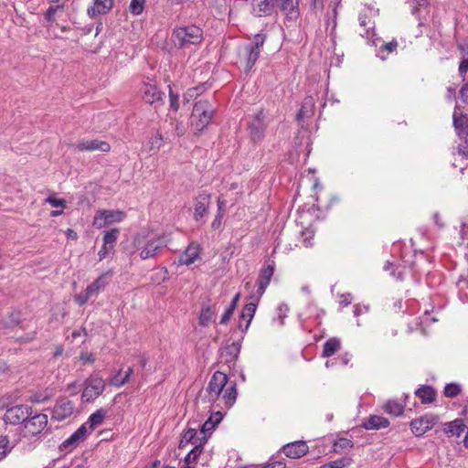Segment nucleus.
Returning a JSON list of instances; mask_svg holds the SVG:
<instances>
[{
  "label": "nucleus",
  "mask_w": 468,
  "mask_h": 468,
  "mask_svg": "<svg viewBox=\"0 0 468 468\" xmlns=\"http://www.w3.org/2000/svg\"><path fill=\"white\" fill-rule=\"evenodd\" d=\"M215 108L207 100L197 101L191 114V126L195 134L201 133L210 123Z\"/></svg>",
  "instance_id": "nucleus-1"
},
{
  "label": "nucleus",
  "mask_w": 468,
  "mask_h": 468,
  "mask_svg": "<svg viewBox=\"0 0 468 468\" xmlns=\"http://www.w3.org/2000/svg\"><path fill=\"white\" fill-rule=\"evenodd\" d=\"M171 39L179 48L198 45L203 40V30L196 25L177 27L173 30Z\"/></svg>",
  "instance_id": "nucleus-2"
},
{
  "label": "nucleus",
  "mask_w": 468,
  "mask_h": 468,
  "mask_svg": "<svg viewBox=\"0 0 468 468\" xmlns=\"http://www.w3.org/2000/svg\"><path fill=\"white\" fill-rule=\"evenodd\" d=\"M105 388L106 381L98 372H94L85 379L81 397L86 402H92L103 393Z\"/></svg>",
  "instance_id": "nucleus-3"
},
{
  "label": "nucleus",
  "mask_w": 468,
  "mask_h": 468,
  "mask_svg": "<svg viewBox=\"0 0 468 468\" xmlns=\"http://www.w3.org/2000/svg\"><path fill=\"white\" fill-rule=\"evenodd\" d=\"M33 414V408L27 404H18L8 407L3 416L6 425H24L25 421Z\"/></svg>",
  "instance_id": "nucleus-4"
},
{
  "label": "nucleus",
  "mask_w": 468,
  "mask_h": 468,
  "mask_svg": "<svg viewBox=\"0 0 468 468\" xmlns=\"http://www.w3.org/2000/svg\"><path fill=\"white\" fill-rule=\"evenodd\" d=\"M48 425V416L43 413H33L22 426L24 437H34L40 434Z\"/></svg>",
  "instance_id": "nucleus-5"
},
{
  "label": "nucleus",
  "mask_w": 468,
  "mask_h": 468,
  "mask_svg": "<svg viewBox=\"0 0 468 468\" xmlns=\"http://www.w3.org/2000/svg\"><path fill=\"white\" fill-rule=\"evenodd\" d=\"M266 119V114L262 109L251 117L248 129L252 142L257 143L263 139L268 125Z\"/></svg>",
  "instance_id": "nucleus-6"
},
{
  "label": "nucleus",
  "mask_w": 468,
  "mask_h": 468,
  "mask_svg": "<svg viewBox=\"0 0 468 468\" xmlns=\"http://www.w3.org/2000/svg\"><path fill=\"white\" fill-rule=\"evenodd\" d=\"M279 0H250V14L255 17H268L277 14Z\"/></svg>",
  "instance_id": "nucleus-7"
},
{
  "label": "nucleus",
  "mask_w": 468,
  "mask_h": 468,
  "mask_svg": "<svg viewBox=\"0 0 468 468\" xmlns=\"http://www.w3.org/2000/svg\"><path fill=\"white\" fill-rule=\"evenodd\" d=\"M439 418L434 414H425L412 420L410 423L412 433L416 437L422 436L428 431L431 430L434 425L438 422Z\"/></svg>",
  "instance_id": "nucleus-8"
},
{
  "label": "nucleus",
  "mask_w": 468,
  "mask_h": 468,
  "mask_svg": "<svg viewBox=\"0 0 468 468\" xmlns=\"http://www.w3.org/2000/svg\"><path fill=\"white\" fill-rule=\"evenodd\" d=\"M227 383L228 376L226 373L221 371L215 372L211 377L207 387V392L208 393V400L215 401L222 392Z\"/></svg>",
  "instance_id": "nucleus-9"
},
{
  "label": "nucleus",
  "mask_w": 468,
  "mask_h": 468,
  "mask_svg": "<svg viewBox=\"0 0 468 468\" xmlns=\"http://www.w3.org/2000/svg\"><path fill=\"white\" fill-rule=\"evenodd\" d=\"M124 213L119 210H100L93 218V226L98 229L105 228L124 218Z\"/></svg>",
  "instance_id": "nucleus-10"
},
{
  "label": "nucleus",
  "mask_w": 468,
  "mask_h": 468,
  "mask_svg": "<svg viewBox=\"0 0 468 468\" xmlns=\"http://www.w3.org/2000/svg\"><path fill=\"white\" fill-rule=\"evenodd\" d=\"M141 91L143 93V100L146 103L154 105L155 108L164 105L165 92L160 90L155 84L144 83Z\"/></svg>",
  "instance_id": "nucleus-11"
},
{
  "label": "nucleus",
  "mask_w": 468,
  "mask_h": 468,
  "mask_svg": "<svg viewBox=\"0 0 468 468\" xmlns=\"http://www.w3.org/2000/svg\"><path fill=\"white\" fill-rule=\"evenodd\" d=\"M240 352V344L233 342L228 345L224 348L220 349L218 363L228 366L230 369L232 368L239 357Z\"/></svg>",
  "instance_id": "nucleus-12"
},
{
  "label": "nucleus",
  "mask_w": 468,
  "mask_h": 468,
  "mask_svg": "<svg viewBox=\"0 0 468 468\" xmlns=\"http://www.w3.org/2000/svg\"><path fill=\"white\" fill-rule=\"evenodd\" d=\"M211 201V195L207 191H200L195 199L194 218L196 221L204 218L207 212Z\"/></svg>",
  "instance_id": "nucleus-13"
},
{
  "label": "nucleus",
  "mask_w": 468,
  "mask_h": 468,
  "mask_svg": "<svg viewBox=\"0 0 468 468\" xmlns=\"http://www.w3.org/2000/svg\"><path fill=\"white\" fill-rule=\"evenodd\" d=\"M74 403L67 399H59L53 408L52 419L58 421L70 417L74 412Z\"/></svg>",
  "instance_id": "nucleus-14"
},
{
  "label": "nucleus",
  "mask_w": 468,
  "mask_h": 468,
  "mask_svg": "<svg viewBox=\"0 0 468 468\" xmlns=\"http://www.w3.org/2000/svg\"><path fill=\"white\" fill-rule=\"evenodd\" d=\"M165 240L161 238L153 239L146 242L139 256L142 260L155 258L165 249Z\"/></svg>",
  "instance_id": "nucleus-15"
},
{
  "label": "nucleus",
  "mask_w": 468,
  "mask_h": 468,
  "mask_svg": "<svg viewBox=\"0 0 468 468\" xmlns=\"http://www.w3.org/2000/svg\"><path fill=\"white\" fill-rule=\"evenodd\" d=\"M282 452L285 456L291 459H298L305 455L309 448L305 441H297L291 443H287L282 448Z\"/></svg>",
  "instance_id": "nucleus-16"
},
{
  "label": "nucleus",
  "mask_w": 468,
  "mask_h": 468,
  "mask_svg": "<svg viewBox=\"0 0 468 468\" xmlns=\"http://www.w3.org/2000/svg\"><path fill=\"white\" fill-rule=\"evenodd\" d=\"M75 147L80 152H84V151L109 152L111 150V145L109 144V143H107L105 141H100L97 139L81 140L75 145Z\"/></svg>",
  "instance_id": "nucleus-17"
},
{
  "label": "nucleus",
  "mask_w": 468,
  "mask_h": 468,
  "mask_svg": "<svg viewBox=\"0 0 468 468\" xmlns=\"http://www.w3.org/2000/svg\"><path fill=\"white\" fill-rule=\"evenodd\" d=\"M458 74L463 82L459 91L460 99L463 103L468 105V58L460 61Z\"/></svg>",
  "instance_id": "nucleus-18"
},
{
  "label": "nucleus",
  "mask_w": 468,
  "mask_h": 468,
  "mask_svg": "<svg viewBox=\"0 0 468 468\" xmlns=\"http://www.w3.org/2000/svg\"><path fill=\"white\" fill-rule=\"evenodd\" d=\"M452 124L458 137L468 136V114L458 112L456 109L452 114Z\"/></svg>",
  "instance_id": "nucleus-19"
},
{
  "label": "nucleus",
  "mask_w": 468,
  "mask_h": 468,
  "mask_svg": "<svg viewBox=\"0 0 468 468\" xmlns=\"http://www.w3.org/2000/svg\"><path fill=\"white\" fill-rule=\"evenodd\" d=\"M87 428L82 424L74 433H72L67 440H65L59 446L60 450H71L84 440L87 434Z\"/></svg>",
  "instance_id": "nucleus-20"
},
{
  "label": "nucleus",
  "mask_w": 468,
  "mask_h": 468,
  "mask_svg": "<svg viewBox=\"0 0 468 468\" xmlns=\"http://www.w3.org/2000/svg\"><path fill=\"white\" fill-rule=\"evenodd\" d=\"M288 19L296 20L299 17L298 0H279V6Z\"/></svg>",
  "instance_id": "nucleus-21"
},
{
  "label": "nucleus",
  "mask_w": 468,
  "mask_h": 468,
  "mask_svg": "<svg viewBox=\"0 0 468 468\" xmlns=\"http://www.w3.org/2000/svg\"><path fill=\"white\" fill-rule=\"evenodd\" d=\"M273 273H274V264H269L266 267L261 269L260 275H259V279H258L259 286H258V290H257V292L260 295H262L264 293L266 288L270 284V282L271 280V277L273 276Z\"/></svg>",
  "instance_id": "nucleus-22"
},
{
  "label": "nucleus",
  "mask_w": 468,
  "mask_h": 468,
  "mask_svg": "<svg viewBox=\"0 0 468 468\" xmlns=\"http://www.w3.org/2000/svg\"><path fill=\"white\" fill-rule=\"evenodd\" d=\"M112 275L111 271L101 274L93 282L86 288L92 296H97L105 289L109 283V279Z\"/></svg>",
  "instance_id": "nucleus-23"
},
{
  "label": "nucleus",
  "mask_w": 468,
  "mask_h": 468,
  "mask_svg": "<svg viewBox=\"0 0 468 468\" xmlns=\"http://www.w3.org/2000/svg\"><path fill=\"white\" fill-rule=\"evenodd\" d=\"M199 246L195 244H190L186 250L180 255L178 259V263L180 265H190L192 264L199 256Z\"/></svg>",
  "instance_id": "nucleus-24"
},
{
  "label": "nucleus",
  "mask_w": 468,
  "mask_h": 468,
  "mask_svg": "<svg viewBox=\"0 0 468 468\" xmlns=\"http://www.w3.org/2000/svg\"><path fill=\"white\" fill-rule=\"evenodd\" d=\"M113 0H94L93 6L88 8V15L95 17L98 15L107 14L112 7Z\"/></svg>",
  "instance_id": "nucleus-25"
},
{
  "label": "nucleus",
  "mask_w": 468,
  "mask_h": 468,
  "mask_svg": "<svg viewBox=\"0 0 468 468\" xmlns=\"http://www.w3.org/2000/svg\"><path fill=\"white\" fill-rule=\"evenodd\" d=\"M389 425V420L382 416L373 415L364 420L362 427L366 430H379L387 428Z\"/></svg>",
  "instance_id": "nucleus-26"
},
{
  "label": "nucleus",
  "mask_w": 468,
  "mask_h": 468,
  "mask_svg": "<svg viewBox=\"0 0 468 468\" xmlns=\"http://www.w3.org/2000/svg\"><path fill=\"white\" fill-rule=\"evenodd\" d=\"M223 416L221 412L218 411L212 414L202 425L200 430V434L202 437H207L208 439L210 433L215 429V427L221 421Z\"/></svg>",
  "instance_id": "nucleus-27"
},
{
  "label": "nucleus",
  "mask_w": 468,
  "mask_h": 468,
  "mask_svg": "<svg viewBox=\"0 0 468 468\" xmlns=\"http://www.w3.org/2000/svg\"><path fill=\"white\" fill-rule=\"evenodd\" d=\"M415 396L420 399L421 403L429 404L435 400L436 391L431 386L422 385L416 389Z\"/></svg>",
  "instance_id": "nucleus-28"
},
{
  "label": "nucleus",
  "mask_w": 468,
  "mask_h": 468,
  "mask_svg": "<svg viewBox=\"0 0 468 468\" xmlns=\"http://www.w3.org/2000/svg\"><path fill=\"white\" fill-rule=\"evenodd\" d=\"M466 425L462 419H456L444 424V432L448 436L459 437L465 430Z\"/></svg>",
  "instance_id": "nucleus-29"
},
{
  "label": "nucleus",
  "mask_w": 468,
  "mask_h": 468,
  "mask_svg": "<svg viewBox=\"0 0 468 468\" xmlns=\"http://www.w3.org/2000/svg\"><path fill=\"white\" fill-rule=\"evenodd\" d=\"M216 314V305L203 304L198 318L201 326H207Z\"/></svg>",
  "instance_id": "nucleus-30"
},
{
  "label": "nucleus",
  "mask_w": 468,
  "mask_h": 468,
  "mask_svg": "<svg viewBox=\"0 0 468 468\" xmlns=\"http://www.w3.org/2000/svg\"><path fill=\"white\" fill-rule=\"evenodd\" d=\"M314 100L313 97L308 96L303 100L302 107L296 116L297 121H302L304 118L311 117L314 114Z\"/></svg>",
  "instance_id": "nucleus-31"
},
{
  "label": "nucleus",
  "mask_w": 468,
  "mask_h": 468,
  "mask_svg": "<svg viewBox=\"0 0 468 468\" xmlns=\"http://www.w3.org/2000/svg\"><path fill=\"white\" fill-rule=\"evenodd\" d=\"M21 312L14 309L1 320V324L5 328H14L21 323Z\"/></svg>",
  "instance_id": "nucleus-32"
},
{
  "label": "nucleus",
  "mask_w": 468,
  "mask_h": 468,
  "mask_svg": "<svg viewBox=\"0 0 468 468\" xmlns=\"http://www.w3.org/2000/svg\"><path fill=\"white\" fill-rule=\"evenodd\" d=\"M341 347V342L336 337L329 338L323 346V357H330L335 355Z\"/></svg>",
  "instance_id": "nucleus-33"
},
{
  "label": "nucleus",
  "mask_w": 468,
  "mask_h": 468,
  "mask_svg": "<svg viewBox=\"0 0 468 468\" xmlns=\"http://www.w3.org/2000/svg\"><path fill=\"white\" fill-rule=\"evenodd\" d=\"M200 439H202V437L197 436V431L195 428H189L183 435L179 442V448H185L188 443L194 445L198 444Z\"/></svg>",
  "instance_id": "nucleus-34"
},
{
  "label": "nucleus",
  "mask_w": 468,
  "mask_h": 468,
  "mask_svg": "<svg viewBox=\"0 0 468 468\" xmlns=\"http://www.w3.org/2000/svg\"><path fill=\"white\" fill-rule=\"evenodd\" d=\"M207 437H202V439L199 440L198 444H196L195 447L186 454L185 458L186 464H189L191 462H195L198 458L203 451V445L207 442Z\"/></svg>",
  "instance_id": "nucleus-35"
},
{
  "label": "nucleus",
  "mask_w": 468,
  "mask_h": 468,
  "mask_svg": "<svg viewBox=\"0 0 468 468\" xmlns=\"http://www.w3.org/2000/svg\"><path fill=\"white\" fill-rule=\"evenodd\" d=\"M384 409L386 412L395 417L400 416L404 412V406L395 399L388 400Z\"/></svg>",
  "instance_id": "nucleus-36"
},
{
  "label": "nucleus",
  "mask_w": 468,
  "mask_h": 468,
  "mask_svg": "<svg viewBox=\"0 0 468 468\" xmlns=\"http://www.w3.org/2000/svg\"><path fill=\"white\" fill-rule=\"evenodd\" d=\"M245 51L247 54V62H246V70H250L256 63L260 56V50L254 49L250 46L245 47Z\"/></svg>",
  "instance_id": "nucleus-37"
},
{
  "label": "nucleus",
  "mask_w": 468,
  "mask_h": 468,
  "mask_svg": "<svg viewBox=\"0 0 468 468\" xmlns=\"http://www.w3.org/2000/svg\"><path fill=\"white\" fill-rule=\"evenodd\" d=\"M105 418V410L103 409L97 410L94 413H92L88 420L90 423V428L93 431L96 427L100 426Z\"/></svg>",
  "instance_id": "nucleus-38"
},
{
  "label": "nucleus",
  "mask_w": 468,
  "mask_h": 468,
  "mask_svg": "<svg viewBox=\"0 0 468 468\" xmlns=\"http://www.w3.org/2000/svg\"><path fill=\"white\" fill-rule=\"evenodd\" d=\"M237 396H238V391H237L236 384L234 383V384L230 385V387H229L225 390V393L223 394V399L225 401L226 406L231 407L234 404V402L236 401Z\"/></svg>",
  "instance_id": "nucleus-39"
},
{
  "label": "nucleus",
  "mask_w": 468,
  "mask_h": 468,
  "mask_svg": "<svg viewBox=\"0 0 468 468\" xmlns=\"http://www.w3.org/2000/svg\"><path fill=\"white\" fill-rule=\"evenodd\" d=\"M351 458L343 457L321 465L319 468H345L351 463Z\"/></svg>",
  "instance_id": "nucleus-40"
},
{
  "label": "nucleus",
  "mask_w": 468,
  "mask_h": 468,
  "mask_svg": "<svg viewBox=\"0 0 468 468\" xmlns=\"http://www.w3.org/2000/svg\"><path fill=\"white\" fill-rule=\"evenodd\" d=\"M354 447V443L347 438H340L334 442L333 451L335 452H340L345 449H351Z\"/></svg>",
  "instance_id": "nucleus-41"
},
{
  "label": "nucleus",
  "mask_w": 468,
  "mask_h": 468,
  "mask_svg": "<svg viewBox=\"0 0 468 468\" xmlns=\"http://www.w3.org/2000/svg\"><path fill=\"white\" fill-rule=\"evenodd\" d=\"M65 5H50L47 11L44 13V17L48 23H54L56 21L55 15L58 11H63Z\"/></svg>",
  "instance_id": "nucleus-42"
},
{
  "label": "nucleus",
  "mask_w": 468,
  "mask_h": 468,
  "mask_svg": "<svg viewBox=\"0 0 468 468\" xmlns=\"http://www.w3.org/2000/svg\"><path fill=\"white\" fill-rule=\"evenodd\" d=\"M146 0H132L129 5V11L133 16L141 15L144 9Z\"/></svg>",
  "instance_id": "nucleus-43"
},
{
  "label": "nucleus",
  "mask_w": 468,
  "mask_h": 468,
  "mask_svg": "<svg viewBox=\"0 0 468 468\" xmlns=\"http://www.w3.org/2000/svg\"><path fill=\"white\" fill-rule=\"evenodd\" d=\"M119 234L118 229H112L109 231H106L103 236V243L109 246L111 249L113 248L114 243L117 240Z\"/></svg>",
  "instance_id": "nucleus-44"
},
{
  "label": "nucleus",
  "mask_w": 468,
  "mask_h": 468,
  "mask_svg": "<svg viewBox=\"0 0 468 468\" xmlns=\"http://www.w3.org/2000/svg\"><path fill=\"white\" fill-rule=\"evenodd\" d=\"M12 447L7 436L0 435V461H2L8 452H11Z\"/></svg>",
  "instance_id": "nucleus-45"
},
{
  "label": "nucleus",
  "mask_w": 468,
  "mask_h": 468,
  "mask_svg": "<svg viewBox=\"0 0 468 468\" xmlns=\"http://www.w3.org/2000/svg\"><path fill=\"white\" fill-rule=\"evenodd\" d=\"M133 373V368L129 367L127 369V371L125 372L124 376L122 378L121 381L118 382V384H117V382H115V381H117V377H111L109 378V383L112 386H114L116 388H120V387L123 386L124 384H126L128 382V380H129V378H130V377L132 376Z\"/></svg>",
  "instance_id": "nucleus-46"
},
{
  "label": "nucleus",
  "mask_w": 468,
  "mask_h": 468,
  "mask_svg": "<svg viewBox=\"0 0 468 468\" xmlns=\"http://www.w3.org/2000/svg\"><path fill=\"white\" fill-rule=\"evenodd\" d=\"M461 392V387L456 383L447 384L444 388V396L448 398H455Z\"/></svg>",
  "instance_id": "nucleus-47"
},
{
  "label": "nucleus",
  "mask_w": 468,
  "mask_h": 468,
  "mask_svg": "<svg viewBox=\"0 0 468 468\" xmlns=\"http://www.w3.org/2000/svg\"><path fill=\"white\" fill-rule=\"evenodd\" d=\"M252 318L253 317L251 315L246 314L245 313L241 312L238 324L239 329L243 333L246 332L250 327Z\"/></svg>",
  "instance_id": "nucleus-48"
},
{
  "label": "nucleus",
  "mask_w": 468,
  "mask_h": 468,
  "mask_svg": "<svg viewBox=\"0 0 468 468\" xmlns=\"http://www.w3.org/2000/svg\"><path fill=\"white\" fill-rule=\"evenodd\" d=\"M461 140L460 144L457 147L458 154H461L463 158H468V135L467 136H460Z\"/></svg>",
  "instance_id": "nucleus-49"
},
{
  "label": "nucleus",
  "mask_w": 468,
  "mask_h": 468,
  "mask_svg": "<svg viewBox=\"0 0 468 468\" xmlns=\"http://www.w3.org/2000/svg\"><path fill=\"white\" fill-rule=\"evenodd\" d=\"M168 88L170 108L173 111L177 112L179 109V95L177 93H175L170 86H168Z\"/></svg>",
  "instance_id": "nucleus-50"
},
{
  "label": "nucleus",
  "mask_w": 468,
  "mask_h": 468,
  "mask_svg": "<svg viewBox=\"0 0 468 468\" xmlns=\"http://www.w3.org/2000/svg\"><path fill=\"white\" fill-rule=\"evenodd\" d=\"M267 38L266 34L259 33L254 36V42L250 44L249 46L253 48L254 49H261V48L264 45L265 40Z\"/></svg>",
  "instance_id": "nucleus-51"
},
{
  "label": "nucleus",
  "mask_w": 468,
  "mask_h": 468,
  "mask_svg": "<svg viewBox=\"0 0 468 468\" xmlns=\"http://www.w3.org/2000/svg\"><path fill=\"white\" fill-rule=\"evenodd\" d=\"M399 43L397 40L386 42L380 46L379 51L387 52L388 54L394 52L398 48Z\"/></svg>",
  "instance_id": "nucleus-52"
},
{
  "label": "nucleus",
  "mask_w": 468,
  "mask_h": 468,
  "mask_svg": "<svg viewBox=\"0 0 468 468\" xmlns=\"http://www.w3.org/2000/svg\"><path fill=\"white\" fill-rule=\"evenodd\" d=\"M91 297H93L86 289L84 292L75 296V302L80 305H84Z\"/></svg>",
  "instance_id": "nucleus-53"
},
{
  "label": "nucleus",
  "mask_w": 468,
  "mask_h": 468,
  "mask_svg": "<svg viewBox=\"0 0 468 468\" xmlns=\"http://www.w3.org/2000/svg\"><path fill=\"white\" fill-rule=\"evenodd\" d=\"M46 202L48 203L50 206H52L54 207H64L65 204H66V200L65 199H58V198H56L53 196H49L48 197H47L46 198Z\"/></svg>",
  "instance_id": "nucleus-54"
},
{
  "label": "nucleus",
  "mask_w": 468,
  "mask_h": 468,
  "mask_svg": "<svg viewBox=\"0 0 468 468\" xmlns=\"http://www.w3.org/2000/svg\"><path fill=\"white\" fill-rule=\"evenodd\" d=\"M197 90V88L187 90V91L184 94V102L188 103L191 100L196 99L199 95Z\"/></svg>",
  "instance_id": "nucleus-55"
},
{
  "label": "nucleus",
  "mask_w": 468,
  "mask_h": 468,
  "mask_svg": "<svg viewBox=\"0 0 468 468\" xmlns=\"http://www.w3.org/2000/svg\"><path fill=\"white\" fill-rule=\"evenodd\" d=\"M256 308L257 305L255 303H249L243 307L242 312L253 317L256 312Z\"/></svg>",
  "instance_id": "nucleus-56"
},
{
  "label": "nucleus",
  "mask_w": 468,
  "mask_h": 468,
  "mask_svg": "<svg viewBox=\"0 0 468 468\" xmlns=\"http://www.w3.org/2000/svg\"><path fill=\"white\" fill-rule=\"evenodd\" d=\"M233 313H234V310H230V308L228 307L220 319V324H227L229 323V321L230 320Z\"/></svg>",
  "instance_id": "nucleus-57"
},
{
  "label": "nucleus",
  "mask_w": 468,
  "mask_h": 468,
  "mask_svg": "<svg viewBox=\"0 0 468 468\" xmlns=\"http://www.w3.org/2000/svg\"><path fill=\"white\" fill-rule=\"evenodd\" d=\"M224 215H221V214H218L216 215L213 222L211 223V228L213 229H220L221 225H222V218H223Z\"/></svg>",
  "instance_id": "nucleus-58"
},
{
  "label": "nucleus",
  "mask_w": 468,
  "mask_h": 468,
  "mask_svg": "<svg viewBox=\"0 0 468 468\" xmlns=\"http://www.w3.org/2000/svg\"><path fill=\"white\" fill-rule=\"evenodd\" d=\"M368 309H369V307H368L367 305H363V306H361V305H359V304H356V305L354 306V314H355L356 316H358V315L362 314L363 313L367 312V311H368Z\"/></svg>",
  "instance_id": "nucleus-59"
},
{
  "label": "nucleus",
  "mask_w": 468,
  "mask_h": 468,
  "mask_svg": "<svg viewBox=\"0 0 468 468\" xmlns=\"http://www.w3.org/2000/svg\"><path fill=\"white\" fill-rule=\"evenodd\" d=\"M458 49L460 50V52L462 53V58H461V61L463 59V58H468V44H459L458 45Z\"/></svg>",
  "instance_id": "nucleus-60"
},
{
  "label": "nucleus",
  "mask_w": 468,
  "mask_h": 468,
  "mask_svg": "<svg viewBox=\"0 0 468 468\" xmlns=\"http://www.w3.org/2000/svg\"><path fill=\"white\" fill-rule=\"evenodd\" d=\"M110 250H112V249L103 243L102 247L101 248V250L98 252L100 261L103 260L107 256Z\"/></svg>",
  "instance_id": "nucleus-61"
},
{
  "label": "nucleus",
  "mask_w": 468,
  "mask_h": 468,
  "mask_svg": "<svg viewBox=\"0 0 468 468\" xmlns=\"http://www.w3.org/2000/svg\"><path fill=\"white\" fill-rule=\"evenodd\" d=\"M226 200L218 197V214L225 215Z\"/></svg>",
  "instance_id": "nucleus-62"
},
{
  "label": "nucleus",
  "mask_w": 468,
  "mask_h": 468,
  "mask_svg": "<svg viewBox=\"0 0 468 468\" xmlns=\"http://www.w3.org/2000/svg\"><path fill=\"white\" fill-rule=\"evenodd\" d=\"M340 298V304L342 306H347L351 303L350 294H342Z\"/></svg>",
  "instance_id": "nucleus-63"
},
{
  "label": "nucleus",
  "mask_w": 468,
  "mask_h": 468,
  "mask_svg": "<svg viewBox=\"0 0 468 468\" xmlns=\"http://www.w3.org/2000/svg\"><path fill=\"white\" fill-rule=\"evenodd\" d=\"M269 463L271 464L272 468H286V464L282 461L271 460Z\"/></svg>",
  "instance_id": "nucleus-64"
}]
</instances>
